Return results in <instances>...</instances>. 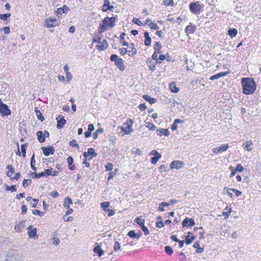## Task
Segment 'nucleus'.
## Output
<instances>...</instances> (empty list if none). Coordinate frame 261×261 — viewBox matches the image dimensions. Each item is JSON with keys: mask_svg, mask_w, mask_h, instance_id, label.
Instances as JSON below:
<instances>
[{"mask_svg": "<svg viewBox=\"0 0 261 261\" xmlns=\"http://www.w3.org/2000/svg\"><path fill=\"white\" fill-rule=\"evenodd\" d=\"M151 24L150 29L151 30H157L159 29V27L156 23H151Z\"/></svg>", "mask_w": 261, "mask_h": 261, "instance_id": "nucleus-55", "label": "nucleus"}, {"mask_svg": "<svg viewBox=\"0 0 261 261\" xmlns=\"http://www.w3.org/2000/svg\"><path fill=\"white\" fill-rule=\"evenodd\" d=\"M53 244L56 246H57L60 243V240L57 238H53Z\"/></svg>", "mask_w": 261, "mask_h": 261, "instance_id": "nucleus-50", "label": "nucleus"}, {"mask_svg": "<svg viewBox=\"0 0 261 261\" xmlns=\"http://www.w3.org/2000/svg\"><path fill=\"white\" fill-rule=\"evenodd\" d=\"M102 36H98L97 38L94 37L93 38V42L94 43H100Z\"/></svg>", "mask_w": 261, "mask_h": 261, "instance_id": "nucleus-56", "label": "nucleus"}, {"mask_svg": "<svg viewBox=\"0 0 261 261\" xmlns=\"http://www.w3.org/2000/svg\"><path fill=\"white\" fill-rule=\"evenodd\" d=\"M195 238H196L195 236H192L191 238H190L189 236L186 237V238H185L186 244L187 245H189V244H191L193 242V241H194L195 240Z\"/></svg>", "mask_w": 261, "mask_h": 261, "instance_id": "nucleus-29", "label": "nucleus"}, {"mask_svg": "<svg viewBox=\"0 0 261 261\" xmlns=\"http://www.w3.org/2000/svg\"><path fill=\"white\" fill-rule=\"evenodd\" d=\"M127 236L132 239H135L136 237V233L135 230H130L128 232Z\"/></svg>", "mask_w": 261, "mask_h": 261, "instance_id": "nucleus-43", "label": "nucleus"}, {"mask_svg": "<svg viewBox=\"0 0 261 261\" xmlns=\"http://www.w3.org/2000/svg\"><path fill=\"white\" fill-rule=\"evenodd\" d=\"M184 163L180 161H173L170 164L171 169H180L184 166Z\"/></svg>", "mask_w": 261, "mask_h": 261, "instance_id": "nucleus-10", "label": "nucleus"}, {"mask_svg": "<svg viewBox=\"0 0 261 261\" xmlns=\"http://www.w3.org/2000/svg\"><path fill=\"white\" fill-rule=\"evenodd\" d=\"M134 222H136L137 224H138L140 226V228L145 225V220L142 219L140 217L136 218L134 220Z\"/></svg>", "mask_w": 261, "mask_h": 261, "instance_id": "nucleus-23", "label": "nucleus"}, {"mask_svg": "<svg viewBox=\"0 0 261 261\" xmlns=\"http://www.w3.org/2000/svg\"><path fill=\"white\" fill-rule=\"evenodd\" d=\"M141 228L144 232L145 235L147 236L149 234V229L146 226L144 225L143 227H141Z\"/></svg>", "mask_w": 261, "mask_h": 261, "instance_id": "nucleus-47", "label": "nucleus"}, {"mask_svg": "<svg viewBox=\"0 0 261 261\" xmlns=\"http://www.w3.org/2000/svg\"><path fill=\"white\" fill-rule=\"evenodd\" d=\"M193 247L197 249L196 250V253H201L204 251L203 248H201L200 247V242L199 241H197L195 243H194L193 245Z\"/></svg>", "mask_w": 261, "mask_h": 261, "instance_id": "nucleus-20", "label": "nucleus"}, {"mask_svg": "<svg viewBox=\"0 0 261 261\" xmlns=\"http://www.w3.org/2000/svg\"><path fill=\"white\" fill-rule=\"evenodd\" d=\"M5 34H8L10 32V28L9 27H5L3 28Z\"/></svg>", "mask_w": 261, "mask_h": 261, "instance_id": "nucleus-58", "label": "nucleus"}, {"mask_svg": "<svg viewBox=\"0 0 261 261\" xmlns=\"http://www.w3.org/2000/svg\"><path fill=\"white\" fill-rule=\"evenodd\" d=\"M238 33V31L236 29L232 28L229 29L228 31V35L231 37V38L237 36Z\"/></svg>", "mask_w": 261, "mask_h": 261, "instance_id": "nucleus-27", "label": "nucleus"}, {"mask_svg": "<svg viewBox=\"0 0 261 261\" xmlns=\"http://www.w3.org/2000/svg\"><path fill=\"white\" fill-rule=\"evenodd\" d=\"M128 47V55L130 57H133L137 53V49L135 47L134 43H130L127 46Z\"/></svg>", "mask_w": 261, "mask_h": 261, "instance_id": "nucleus-15", "label": "nucleus"}, {"mask_svg": "<svg viewBox=\"0 0 261 261\" xmlns=\"http://www.w3.org/2000/svg\"><path fill=\"white\" fill-rule=\"evenodd\" d=\"M138 108L142 111H143L145 110L146 109V108H147V107L145 106V103L140 104Z\"/></svg>", "mask_w": 261, "mask_h": 261, "instance_id": "nucleus-57", "label": "nucleus"}, {"mask_svg": "<svg viewBox=\"0 0 261 261\" xmlns=\"http://www.w3.org/2000/svg\"><path fill=\"white\" fill-rule=\"evenodd\" d=\"M164 4L166 6H173L174 2L173 0H165L164 1Z\"/></svg>", "mask_w": 261, "mask_h": 261, "instance_id": "nucleus-39", "label": "nucleus"}, {"mask_svg": "<svg viewBox=\"0 0 261 261\" xmlns=\"http://www.w3.org/2000/svg\"><path fill=\"white\" fill-rule=\"evenodd\" d=\"M35 154L34 153L31 159V168L34 171L36 170V167H35Z\"/></svg>", "mask_w": 261, "mask_h": 261, "instance_id": "nucleus-33", "label": "nucleus"}, {"mask_svg": "<svg viewBox=\"0 0 261 261\" xmlns=\"http://www.w3.org/2000/svg\"><path fill=\"white\" fill-rule=\"evenodd\" d=\"M253 144L252 141L248 140L246 141L243 145L244 149H246L248 151H251L252 150V148L251 146Z\"/></svg>", "mask_w": 261, "mask_h": 261, "instance_id": "nucleus-21", "label": "nucleus"}, {"mask_svg": "<svg viewBox=\"0 0 261 261\" xmlns=\"http://www.w3.org/2000/svg\"><path fill=\"white\" fill-rule=\"evenodd\" d=\"M162 157V155L161 154H158L157 155L154 156L151 159V163L152 164H155L159 160L161 159Z\"/></svg>", "mask_w": 261, "mask_h": 261, "instance_id": "nucleus-30", "label": "nucleus"}, {"mask_svg": "<svg viewBox=\"0 0 261 261\" xmlns=\"http://www.w3.org/2000/svg\"><path fill=\"white\" fill-rule=\"evenodd\" d=\"M143 98L146 101H148L150 104L155 103L157 101L156 99L152 98L149 95L147 94L144 95L143 96Z\"/></svg>", "mask_w": 261, "mask_h": 261, "instance_id": "nucleus-19", "label": "nucleus"}, {"mask_svg": "<svg viewBox=\"0 0 261 261\" xmlns=\"http://www.w3.org/2000/svg\"><path fill=\"white\" fill-rule=\"evenodd\" d=\"M244 167L241 164H238L235 170L237 172H242L244 170Z\"/></svg>", "mask_w": 261, "mask_h": 261, "instance_id": "nucleus-52", "label": "nucleus"}, {"mask_svg": "<svg viewBox=\"0 0 261 261\" xmlns=\"http://www.w3.org/2000/svg\"><path fill=\"white\" fill-rule=\"evenodd\" d=\"M114 8L115 7L113 6L110 5L109 7L103 9V11L107 12L108 10H109L111 12H113Z\"/></svg>", "mask_w": 261, "mask_h": 261, "instance_id": "nucleus-54", "label": "nucleus"}, {"mask_svg": "<svg viewBox=\"0 0 261 261\" xmlns=\"http://www.w3.org/2000/svg\"><path fill=\"white\" fill-rule=\"evenodd\" d=\"M158 135L160 136H162V135H164L165 136H168L170 135L169 131L168 129L161 128L160 129H158L156 131Z\"/></svg>", "mask_w": 261, "mask_h": 261, "instance_id": "nucleus-16", "label": "nucleus"}, {"mask_svg": "<svg viewBox=\"0 0 261 261\" xmlns=\"http://www.w3.org/2000/svg\"><path fill=\"white\" fill-rule=\"evenodd\" d=\"M116 18V17H105L98 27V29L100 31V32H104L109 28H113L115 25Z\"/></svg>", "mask_w": 261, "mask_h": 261, "instance_id": "nucleus-2", "label": "nucleus"}, {"mask_svg": "<svg viewBox=\"0 0 261 261\" xmlns=\"http://www.w3.org/2000/svg\"><path fill=\"white\" fill-rule=\"evenodd\" d=\"M196 28L195 25H189L186 27L185 32L187 33V35L189 34H193L196 31Z\"/></svg>", "mask_w": 261, "mask_h": 261, "instance_id": "nucleus-18", "label": "nucleus"}, {"mask_svg": "<svg viewBox=\"0 0 261 261\" xmlns=\"http://www.w3.org/2000/svg\"><path fill=\"white\" fill-rule=\"evenodd\" d=\"M165 252L169 255H171L173 253L172 248L169 246H166L165 247Z\"/></svg>", "mask_w": 261, "mask_h": 261, "instance_id": "nucleus-37", "label": "nucleus"}, {"mask_svg": "<svg viewBox=\"0 0 261 261\" xmlns=\"http://www.w3.org/2000/svg\"><path fill=\"white\" fill-rule=\"evenodd\" d=\"M35 112L36 113V115L37 116L38 119L42 122L44 120V117L42 116L41 112L39 110L38 107L35 108Z\"/></svg>", "mask_w": 261, "mask_h": 261, "instance_id": "nucleus-22", "label": "nucleus"}, {"mask_svg": "<svg viewBox=\"0 0 261 261\" xmlns=\"http://www.w3.org/2000/svg\"><path fill=\"white\" fill-rule=\"evenodd\" d=\"M119 52L122 56L125 55L126 53H128V48H121L119 49Z\"/></svg>", "mask_w": 261, "mask_h": 261, "instance_id": "nucleus-46", "label": "nucleus"}, {"mask_svg": "<svg viewBox=\"0 0 261 261\" xmlns=\"http://www.w3.org/2000/svg\"><path fill=\"white\" fill-rule=\"evenodd\" d=\"M33 176V178H39L42 176H44L45 175V173L44 172H42L39 173L36 172H33L31 174Z\"/></svg>", "mask_w": 261, "mask_h": 261, "instance_id": "nucleus-32", "label": "nucleus"}, {"mask_svg": "<svg viewBox=\"0 0 261 261\" xmlns=\"http://www.w3.org/2000/svg\"><path fill=\"white\" fill-rule=\"evenodd\" d=\"M110 59L111 61L114 62L115 65L120 71H123L125 69L122 59L118 58V56L115 54L112 55Z\"/></svg>", "mask_w": 261, "mask_h": 261, "instance_id": "nucleus-3", "label": "nucleus"}, {"mask_svg": "<svg viewBox=\"0 0 261 261\" xmlns=\"http://www.w3.org/2000/svg\"><path fill=\"white\" fill-rule=\"evenodd\" d=\"M0 113L3 116H8L11 115V110L9 109L8 106L4 103L0 98Z\"/></svg>", "mask_w": 261, "mask_h": 261, "instance_id": "nucleus-6", "label": "nucleus"}, {"mask_svg": "<svg viewBox=\"0 0 261 261\" xmlns=\"http://www.w3.org/2000/svg\"><path fill=\"white\" fill-rule=\"evenodd\" d=\"M21 210L22 213L25 214L27 211L28 208L25 205H22L21 207Z\"/></svg>", "mask_w": 261, "mask_h": 261, "instance_id": "nucleus-64", "label": "nucleus"}, {"mask_svg": "<svg viewBox=\"0 0 261 261\" xmlns=\"http://www.w3.org/2000/svg\"><path fill=\"white\" fill-rule=\"evenodd\" d=\"M41 149L45 156H48L50 154H53L55 151V148L52 146L47 147H42Z\"/></svg>", "mask_w": 261, "mask_h": 261, "instance_id": "nucleus-9", "label": "nucleus"}, {"mask_svg": "<svg viewBox=\"0 0 261 261\" xmlns=\"http://www.w3.org/2000/svg\"><path fill=\"white\" fill-rule=\"evenodd\" d=\"M151 39L150 37L146 38L145 40L144 44L147 46H150L151 44Z\"/></svg>", "mask_w": 261, "mask_h": 261, "instance_id": "nucleus-53", "label": "nucleus"}, {"mask_svg": "<svg viewBox=\"0 0 261 261\" xmlns=\"http://www.w3.org/2000/svg\"><path fill=\"white\" fill-rule=\"evenodd\" d=\"M28 234L30 238H33L34 239H38V236L37 235V228H34L32 225H30L28 228Z\"/></svg>", "mask_w": 261, "mask_h": 261, "instance_id": "nucleus-11", "label": "nucleus"}, {"mask_svg": "<svg viewBox=\"0 0 261 261\" xmlns=\"http://www.w3.org/2000/svg\"><path fill=\"white\" fill-rule=\"evenodd\" d=\"M110 5V2L109 0H104V4L102 6V10L103 9H106L105 7H109Z\"/></svg>", "mask_w": 261, "mask_h": 261, "instance_id": "nucleus-51", "label": "nucleus"}, {"mask_svg": "<svg viewBox=\"0 0 261 261\" xmlns=\"http://www.w3.org/2000/svg\"><path fill=\"white\" fill-rule=\"evenodd\" d=\"M32 180L31 179H24L22 182V185L24 187H27L30 183H31Z\"/></svg>", "mask_w": 261, "mask_h": 261, "instance_id": "nucleus-44", "label": "nucleus"}, {"mask_svg": "<svg viewBox=\"0 0 261 261\" xmlns=\"http://www.w3.org/2000/svg\"><path fill=\"white\" fill-rule=\"evenodd\" d=\"M189 8L190 11L195 14H200L202 7L199 4V2L197 1L190 3Z\"/></svg>", "mask_w": 261, "mask_h": 261, "instance_id": "nucleus-4", "label": "nucleus"}, {"mask_svg": "<svg viewBox=\"0 0 261 261\" xmlns=\"http://www.w3.org/2000/svg\"><path fill=\"white\" fill-rule=\"evenodd\" d=\"M20 173L19 172L16 173L14 177H11L10 180H12L13 179H18L20 178Z\"/></svg>", "mask_w": 261, "mask_h": 261, "instance_id": "nucleus-60", "label": "nucleus"}, {"mask_svg": "<svg viewBox=\"0 0 261 261\" xmlns=\"http://www.w3.org/2000/svg\"><path fill=\"white\" fill-rule=\"evenodd\" d=\"M146 124H147L146 127L148 128L149 130H151L152 131L155 130L156 126L153 123L151 122H146Z\"/></svg>", "mask_w": 261, "mask_h": 261, "instance_id": "nucleus-36", "label": "nucleus"}, {"mask_svg": "<svg viewBox=\"0 0 261 261\" xmlns=\"http://www.w3.org/2000/svg\"><path fill=\"white\" fill-rule=\"evenodd\" d=\"M241 83L244 94L248 95L254 92L256 88V85L253 79L249 77L243 78L241 80Z\"/></svg>", "mask_w": 261, "mask_h": 261, "instance_id": "nucleus-1", "label": "nucleus"}, {"mask_svg": "<svg viewBox=\"0 0 261 261\" xmlns=\"http://www.w3.org/2000/svg\"><path fill=\"white\" fill-rule=\"evenodd\" d=\"M28 145V143H26L21 145V151L22 153V156L23 158H25L26 156V149Z\"/></svg>", "mask_w": 261, "mask_h": 261, "instance_id": "nucleus-31", "label": "nucleus"}, {"mask_svg": "<svg viewBox=\"0 0 261 261\" xmlns=\"http://www.w3.org/2000/svg\"><path fill=\"white\" fill-rule=\"evenodd\" d=\"M44 25L47 28H53L58 25L60 23V21L58 19L48 18L44 21Z\"/></svg>", "mask_w": 261, "mask_h": 261, "instance_id": "nucleus-5", "label": "nucleus"}, {"mask_svg": "<svg viewBox=\"0 0 261 261\" xmlns=\"http://www.w3.org/2000/svg\"><path fill=\"white\" fill-rule=\"evenodd\" d=\"M6 190L7 191H11V192H15L17 190V188L15 185H12L11 187L7 186Z\"/></svg>", "mask_w": 261, "mask_h": 261, "instance_id": "nucleus-38", "label": "nucleus"}, {"mask_svg": "<svg viewBox=\"0 0 261 261\" xmlns=\"http://www.w3.org/2000/svg\"><path fill=\"white\" fill-rule=\"evenodd\" d=\"M228 147V144H222L218 147L220 153L226 151Z\"/></svg>", "mask_w": 261, "mask_h": 261, "instance_id": "nucleus-35", "label": "nucleus"}, {"mask_svg": "<svg viewBox=\"0 0 261 261\" xmlns=\"http://www.w3.org/2000/svg\"><path fill=\"white\" fill-rule=\"evenodd\" d=\"M109 203L108 202H104L101 203V206L105 211H106L108 210L107 208L109 206Z\"/></svg>", "mask_w": 261, "mask_h": 261, "instance_id": "nucleus-40", "label": "nucleus"}, {"mask_svg": "<svg viewBox=\"0 0 261 261\" xmlns=\"http://www.w3.org/2000/svg\"><path fill=\"white\" fill-rule=\"evenodd\" d=\"M56 120L57 121V127L58 129L62 128L66 122L64 117L62 115H60L57 116V117L56 118Z\"/></svg>", "mask_w": 261, "mask_h": 261, "instance_id": "nucleus-13", "label": "nucleus"}, {"mask_svg": "<svg viewBox=\"0 0 261 261\" xmlns=\"http://www.w3.org/2000/svg\"><path fill=\"white\" fill-rule=\"evenodd\" d=\"M121 248V244L118 242L116 241L114 243V251H116L119 250Z\"/></svg>", "mask_w": 261, "mask_h": 261, "instance_id": "nucleus-41", "label": "nucleus"}, {"mask_svg": "<svg viewBox=\"0 0 261 261\" xmlns=\"http://www.w3.org/2000/svg\"><path fill=\"white\" fill-rule=\"evenodd\" d=\"M109 141L114 145L116 143V138L114 136H111L109 139Z\"/></svg>", "mask_w": 261, "mask_h": 261, "instance_id": "nucleus-62", "label": "nucleus"}, {"mask_svg": "<svg viewBox=\"0 0 261 261\" xmlns=\"http://www.w3.org/2000/svg\"><path fill=\"white\" fill-rule=\"evenodd\" d=\"M169 88L171 91L173 93H176L179 90V88L176 87V84L174 82H172L170 84Z\"/></svg>", "mask_w": 261, "mask_h": 261, "instance_id": "nucleus-25", "label": "nucleus"}, {"mask_svg": "<svg viewBox=\"0 0 261 261\" xmlns=\"http://www.w3.org/2000/svg\"><path fill=\"white\" fill-rule=\"evenodd\" d=\"M7 168L9 170V171L7 173V175L11 178L12 175L14 173V168L11 165H8Z\"/></svg>", "mask_w": 261, "mask_h": 261, "instance_id": "nucleus-28", "label": "nucleus"}, {"mask_svg": "<svg viewBox=\"0 0 261 261\" xmlns=\"http://www.w3.org/2000/svg\"><path fill=\"white\" fill-rule=\"evenodd\" d=\"M93 251L97 254L99 257L101 256L104 253V251L101 249L100 246L97 245L94 247Z\"/></svg>", "mask_w": 261, "mask_h": 261, "instance_id": "nucleus-17", "label": "nucleus"}, {"mask_svg": "<svg viewBox=\"0 0 261 261\" xmlns=\"http://www.w3.org/2000/svg\"><path fill=\"white\" fill-rule=\"evenodd\" d=\"M133 123V120L132 119H129V121H127L126 122V126L122 127V130L125 134H130L133 132L134 129L132 128Z\"/></svg>", "mask_w": 261, "mask_h": 261, "instance_id": "nucleus-7", "label": "nucleus"}, {"mask_svg": "<svg viewBox=\"0 0 261 261\" xmlns=\"http://www.w3.org/2000/svg\"><path fill=\"white\" fill-rule=\"evenodd\" d=\"M10 16H11V14L10 13H6V14H1L0 15V18L2 20H6Z\"/></svg>", "mask_w": 261, "mask_h": 261, "instance_id": "nucleus-42", "label": "nucleus"}, {"mask_svg": "<svg viewBox=\"0 0 261 261\" xmlns=\"http://www.w3.org/2000/svg\"><path fill=\"white\" fill-rule=\"evenodd\" d=\"M66 76L67 81L68 82H69L72 78V76L71 74L69 72L66 73Z\"/></svg>", "mask_w": 261, "mask_h": 261, "instance_id": "nucleus-59", "label": "nucleus"}, {"mask_svg": "<svg viewBox=\"0 0 261 261\" xmlns=\"http://www.w3.org/2000/svg\"><path fill=\"white\" fill-rule=\"evenodd\" d=\"M57 14L58 15L60 14V15H61L63 13H65V10H64L62 8H59L58 9L57 11Z\"/></svg>", "mask_w": 261, "mask_h": 261, "instance_id": "nucleus-63", "label": "nucleus"}, {"mask_svg": "<svg viewBox=\"0 0 261 261\" xmlns=\"http://www.w3.org/2000/svg\"><path fill=\"white\" fill-rule=\"evenodd\" d=\"M125 36V33H122L121 34V35L120 36V41L121 43H122V44L123 46H128V43L127 42H126V41H123V40H124Z\"/></svg>", "mask_w": 261, "mask_h": 261, "instance_id": "nucleus-34", "label": "nucleus"}, {"mask_svg": "<svg viewBox=\"0 0 261 261\" xmlns=\"http://www.w3.org/2000/svg\"><path fill=\"white\" fill-rule=\"evenodd\" d=\"M37 136L38 137V139L39 141L41 143H43L45 142V139L44 138V137L43 136V133L42 131H38L37 132Z\"/></svg>", "mask_w": 261, "mask_h": 261, "instance_id": "nucleus-24", "label": "nucleus"}, {"mask_svg": "<svg viewBox=\"0 0 261 261\" xmlns=\"http://www.w3.org/2000/svg\"><path fill=\"white\" fill-rule=\"evenodd\" d=\"M182 227H191L195 225L194 220L192 218H186L182 222Z\"/></svg>", "mask_w": 261, "mask_h": 261, "instance_id": "nucleus-12", "label": "nucleus"}, {"mask_svg": "<svg viewBox=\"0 0 261 261\" xmlns=\"http://www.w3.org/2000/svg\"><path fill=\"white\" fill-rule=\"evenodd\" d=\"M156 226L158 228H162L164 227V224L162 221H160L156 223Z\"/></svg>", "mask_w": 261, "mask_h": 261, "instance_id": "nucleus-61", "label": "nucleus"}, {"mask_svg": "<svg viewBox=\"0 0 261 261\" xmlns=\"http://www.w3.org/2000/svg\"><path fill=\"white\" fill-rule=\"evenodd\" d=\"M25 227V221H22L15 227V229L16 231H20L21 230L23 229Z\"/></svg>", "mask_w": 261, "mask_h": 261, "instance_id": "nucleus-26", "label": "nucleus"}, {"mask_svg": "<svg viewBox=\"0 0 261 261\" xmlns=\"http://www.w3.org/2000/svg\"><path fill=\"white\" fill-rule=\"evenodd\" d=\"M83 155L86 158H87L89 155H91V156L88 159V160H90L93 158L96 157L97 153L95 152V150L94 148H89L88 149L87 152H84Z\"/></svg>", "mask_w": 261, "mask_h": 261, "instance_id": "nucleus-8", "label": "nucleus"}, {"mask_svg": "<svg viewBox=\"0 0 261 261\" xmlns=\"http://www.w3.org/2000/svg\"><path fill=\"white\" fill-rule=\"evenodd\" d=\"M132 21L133 23L141 26L142 25V22H141V21L137 18H134L132 20Z\"/></svg>", "mask_w": 261, "mask_h": 261, "instance_id": "nucleus-45", "label": "nucleus"}, {"mask_svg": "<svg viewBox=\"0 0 261 261\" xmlns=\"http://www.w3.org/2000/svg\"><path fill=\"white\" fill-rule=\"evenodd\" d=\"M113 168V165L112 163H109L106 166V169L107 171H111Z\"/></svg>", "mask_w": 261, "mask_h": 261, "instance_id": "nucleus-49", "label": "nucleus"}, {"mask_svg": "<svg viewBox=\"0 0 261 261\" xmlns=\"http://www.w3.org/2000/svg\"><path fill=\"white\" fill-rule=\"evenodd\" d=\"M101 44L96 46V48L99 51L105 50L108 47V43L106 40H103L100 43Z\"/></svg>", "mask_w": 261, "mask_h": 261, "instance_id": "nucleus-14", "label": "nucleus"}, {"mask_svg": "<svg viewBox=\"0 0 261 261\" xmlns=\"http://www.w3.org/2000/svg\"><path fill=\"white\" fill-rule=\"evenodd\" d=\"M70 146L72 147H75L78 148L79 147V145L78 144L76 143V141L75 140H72L69 142Z\"/></svg>", "mask_w": 261, "mask_h": 261, "instance_id": "nucleus-48", "label": "nucleus"}]
</instances>
